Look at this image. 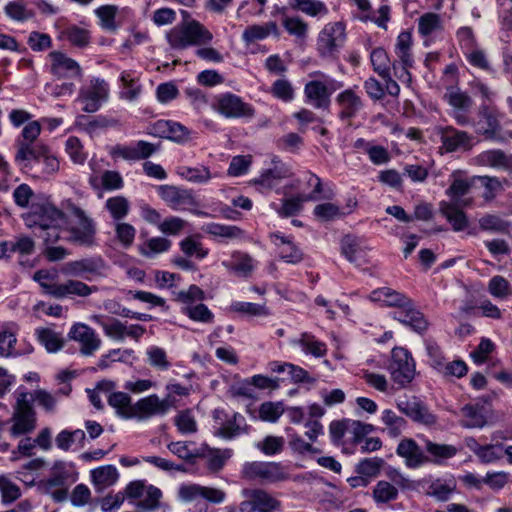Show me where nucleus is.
<instances>
[{
    "label": "nucleus",
    "mask_w": 512,
    "mask_h": 512,
    "mask_svg": "<svg viewBox=\"0 0 512 512\" xmlns=\"http://www.w3.org/2000/svg\"><path fill=\"white\" fill-rule=\"evenodd\" d=\"M373 426L370 424H363L354 420H338L332 421L329 425V434L333 443L339 445L347 431H351L354 435V441L358 442L360 439L370 433Z\"/></svg>",
    "instance_id": "obj_19"
},
{
    "label": "nucleus",
    "mask_w": 512,
    "mask_h": 512,
    "mask_svg": "<svg viewBox=\"0 0 512 512\" xmlns=\"http://www.w3.org/2000/svg\"><path fill=\"white\" fill-rule=\"evenodd\" d=\"M212 38V33L196 21L176 26L167 34L169 44L175 49H183L191 45L207 44Z\"/></svg>",
    "instance_id": "obj_6"
},
{
    "label": "nucleus",
    "mask_w": 512,
    "mask_h": 512,
    "mask_svg": "<svg viewBox=\"0 0 512 512\" xmlns=\"http://www.w3.org/2000/svg\"><path fill=\"white\" fill-rule=\"evenodd\" d=\"M452 182L447 190V194L450 196L452 202L461 207H467L472 204V198H466L470 188L472 187L476 177L468 179L464 177L462 171H454L451 174Z\"/></svg>",
    "instance_id": "obj_23"
},
{
    "label": "nucleus",
    "mask_w": 512,
    "mask_h": 512,
    "mask_svg": "<svg viewBox=\"0 0 512 512\" xmlns=\"http://www.w3.org/2000/svg\"><path fill=\"white\" fill-rule=\"evenodd\" d=\"M241 478L261 484H276L290 478L289 469L280 462L250 461L241 468Z\"/></svg>",
    "instance_id": "obj_4"
},
{
    "label": "nucleus",
    "mask_w": 512,
    "mask_h": 512,
    "mask_svg": "<svg viewBox=\"0 0 512 512\" xmlns=\"http://www.w3.org/2000/svg\"><path fill=\"white\" fill-rule=\"evenodd\" d=\"M221 265L230 273L243 278H248L254 272L257 261L248 253L233 251L229 259L223 260Z\"/></svg>",
    "instance_id": "obj_21"
},
{
    "label": "nucleus",
    "mask_w": 512,
    "mask_h": 512,
    "mask_svg": "<svg viewBox=\"0 0 512 512\" xmlns=\"http://www.w3.org/2000/svg\"><path fill=\"white\" fill-rule=\"evenodd\" d=\"M51 60V72L60 78H73L80 75L78 63L66 54L53 51L49 54Z\"/></svg>",
    "instance_id": "obj_27"
},
{
    "label": "nucleus",
    "mask_w": 512,
    "mask_h": 512,
    "mask_svg": "<svg viewBox=\"0 0 512 512\" xmlns=\"http://www.w3.org/2000/svg\"><path fill=\"white\" fill-rule=\"evenodd\" d=\"M76 481V473L74 467L68 463L56 462L50 476L44 481L46 488L62 487Z\"/></svg>",
    "instance_id": "obj_33"
},
{
    "label": "nucleus",
    "mask_w": 512,
    "mask_h": 512,
    "mask_svg": "<svg viewBox=\"0 0 512 512\" xmlns=\"http://www.w3.org/2000/svg\"><path fill=\"white\" fill-rule=\"evenodd\" d=\"M16 399L13 406V414L11 417L12 426L10 434L13 437L29 434L36 428L37 415L32 406V398H29V392L25 387H19L14 392Z\"/></svg>",
    "instance_id": "obj_3"
},
{
    "label": "nucleus",
    "mask_w": 512,
    "mask_h": 512,
    "mask_svg": "<svg viewBox=\"0 0 512 512\" xmlns=\"http://www.w3.org/2000/svg\"><path fill=\"white\" fill-rule=\"evenodd\" d=\"M61 207L67 213H70L77 220L78 226L66 227L67 238L78 244H91L93 241V227L91 221L85 216L83 210L77 207L70 199L61 202Z\"/></svg>",
    "instance_id": "obj_14"
},
{
    "label": "nucleus",
    "mask_w": 512,
    "mask_h": 512,
    "mask_svg": "<svg viewBox=\"0 0 512 512\" xmlns=\"http://www.w3.org/2000/svg\"><path fill=\"white\" fill-rule=\"evenodd\" d=\"M271 34H278V26L275 22L270 21L263 24H254L248 26L242 33V40L249 44L256 41L264 40Z\"/></svg>",
    "instance_id": "obj_37"
},
{
    "label": "nucleus",
    "mask_w": 512,
    "mask_h": 512,
    "mask_svg": "<svg viewBox=\"0 0 512 512\" xmlns=\"http://www.w3.org/2000/svg\"><path fill=\"white\" fill-rule=\"evenodd\" d=\"M476 179L481 181L485 189L483 198L487 201L493 200L496 194L504 189V185L508 184L506 179L501 180L493 176H477Z\"/></svg>",
    "instance_id": "obj_59"
},
{
    "label": "nucleus",
    "mask_w": 512,
    "mask_h": 512,
    "mask_svg": "<svg viewBox=\"0 0 512 512\" xmlns=\"http://www.w3.org/2000/svg\"><path fill=\"white\" fill-rule=\"evenodd\" d=\"M312 76L317 79L308 81L304 87V95L306 103L316 109L328 108L331 95L338 89L343 87V83L330 76L317 71Z\"/></svg>",
    "instance_id": "obj_5"
},
{
    "label": "nucleus",
    "mask_w": 512,
    "mask_h": 512,
    "mask_svg": "<svg viewBox=\"0 0 512 512\" xmlns=\"http://www.w3.org/2000/svg\"><path fill=\"white\" fill-rule=\"evenodd\" d=\"M426 494L437 501H448L456 491L457 482L453 476L436 478L427 482Z\"/></svg>",
    "instance_id": "obj_31"
},
{
    "label": "nucleus",
    "mask_w": 512,
    "mask_h": 512,
    "mask_svg": "<svg viewBox=\"0 0 512 512\" xmlns=\"http://www.w3.org/2000/svg\"><path fill=\"white\" fill-rule=\"evenodd\" d=\"M204 231L223 240H241L245 238V231L236 225L209 223L204 227Z\"/></svg>",
    "instance_id": "obj_40"
},
{
    "label": "nucleus",
    "mask_w": 512,
    "mask_h": 512,
    "mask_svg": "<svg viewBox=\"0 0 512 512\" xmlns=\"http://www.w3.org/2000/svg\"><path fill=\"white\" fill-rule=\"evenodd\" d=\"M291 176L290 169L280 161H273V167L264 171L255 183L261 186L272 188L280 180Z\"/></svg>",
    "instance_id": "obj_36"
},
{
    "label": "nucleus",
    "mask_w": 512,
    "mask_h": 512,
    "mask_svg": "<svg viewBox=\"0 0 512 512\" xmlns=\"http://www.w3.org/2000/svg\"><path fill=\"white\" fill-rule=\"evenodd\" d=\"M16 154L14 157L15 163L21 169L31 168V162L40 161L41 156L46 151V146L37 143H29L27 141H16Z\"/></svg>",
    "instance_id": "obj_26"
},
{
    "label": "nucleus",
    "mask_w": 512,
    "mask_h": 512,
    "mask_svg": "<svg viewBox=\"0 0 512 512\" xmlns=\"http://www.w3.org/2000/svg\"><path fill=\"white\" fill-rule=\"evenodd\" d=\"M480 115L485 119V127L479 129V133L486 139L499 140V122L495 114L487 107H482Z\"/></svg>",
    "instance_id": "obj_51"
},
{
    "label": "nucleus",
    "mask_w": 512,
    "mask_h": 512,
    "mask_svg": "<svg viewBox=\"0 0 512 512\" xmlns=\"http://www.w3.org/2000/svg\"><path fill=\"white\" fill-rule=\"evenodd\" d=\"M425 449L433 457L435 463H441L443 460L450 459L458 452V449L453 445L438 444L430 440H426Z\"/></svg>",
    "instance_id": "obj_49"
},
{
    "label": "nucleus",
    "mask_w": 512,
    "mask_h": 512,
    "mask_svg": "<svg viewBox=\"0 0 512 512\" xmlns=\"http://www.w3.org/2000/svg\"><path fill=\"white\" fill-rule=\"evenodd\" d=\"M315 200L314 195H298L289 199H285L280 208H276L278 214L282 217H289L297 214L305 201Z\"/></svg>",
    "instance_id": "obj_57"
},
{
    "label": "nucleus",
    "mask_w": 512,
    "mask_h": 512,
    "mask_svg": "<svg viewBox=\"0 0 512 512\" xmlns=\"http://www.w3.org/2000/svg\"><path fill=\"white\" fill-rule=\"evenodd\" d=\"M171 247V241L164 237H153L143 244L139 251L147 258H153L157 254L167 252Z\"/></svg>",
    "instance_id": "obj_50"
},
{
    "label": "nucleus",
    "mask_w": 512,
    "mask_h": 512,
    "mask_svg": "<svg viewBox=\"0 0 512 512\" xmlns=\"http://www.w3.org/2000/svg\"><path fill=\"white\" fill-rule=\"evenodd\" d=\"M396 453L404 458L408 468H418L428 462L419 445L411 438H405L397 446Z\"/></svg>",
    "instance_id": "obj_28"
},
{
    "label": "nucleus",
    "mask_w": 512,
    "mask_h": 512,
    "mask_svg": "<svg viewBox=\"0 0 512 512\" xmlns=\"http://www.w3.org/2000/svg\"><path fill=\"white\" fill-rule=\"evenodd\" d=\"M313 214L321 222L333 221L345 216L344 210L331 202L316 205Z\"/></svg>",
    "instance_id": "obj_52"
},
{
    "label": "nucleus",
    "mask_w": 512,
    "mask_h": 512,
    "mask_svg": "<svg viewBox=\"0 0 512 512\" xmlns=\"http://www.w3.org/2000/svg\"><path fill=\"white\" fill-rule=\"evenodd\" d=\"M391 377L401 387L407 386L415 376V362L410 353L404 348L392 350V360L389 366Z\"/></svg>",
    "instance_id": "obj_16"
},
{
    "label": "nucleus",
    "mask_w": 512,
    "mask_h": 512,
    "mask_svg": "<svg viewBox=\"0 0 512 512\" xmlns=\"http://www.w3.org/2000/svg\"><path fill=\"white\" fill-rule=\"evenodd\" d=\"M108 403L117 410V412L126 417H133V406L131 398L124 392H115L108 396Z\"/></svg>",
    "instance_id": "obj_54"
},
{
    "label": "nucleus",
    "mask_w": 512,
    "mask_h": 512,
    "mask_svg": "<svg viewBox=\"0 0 512 512\" xmlns=\"http://www.w3.org/2000/svg\"><path fill=\"white\" fill-rule=\"evenodd\" d=\"M339 106V117L350 120L358 115L363 108V101L354 89H346L339 93L335 99Z\"/></svg>",
    "instance_id": "obj_25"
},
{
    "label": "nucleus",
    "mask_w": 512,
    "mask_h": 512,
    "mask_svg": "<svg viewBox=\"0 0 512 512\" xmlns=\"http://www.w3.org/2000/svg\"><path fill=\"white\" fill-rule=\"evenodd\" d=\"M270 238L277 246L278 254L283 261L290 264H297L303 260L302 251L290 237H286L280 232H275L271 234Z\"/></svg>",
    "instance_id": "obj_30"
},
{
    "label": "nucleus",
    "mask_w": 512,
    "mask_h": 512,
    "mask_svg": "<svg viewBox=\"0 0 512 512\" xmlns=\"http://www.w3.org/2000/svg\"><path fill=\"white\" fill-rule=\"evenodd\" d=\"M289 6L312 18H324L329 14L327 5L321 0H290Z\"/></svg>",
    "instance_id": "obj_35"
},
{
    "label": "nucleus",
    "mask_w": 512,
    "mask_h": 512,
    "mask_svg": "<svg viewBox=\"0 0 512 512\" xmlns=\"http://www.w3.org/2000/svg\"><path fill=\"white\" fill-rule=\"evenodd\" d=\"M443 21L440 15L428 12L418 19V31L424 37H429L441 32Z\"/></svg>",
    "instance_id": "obj_46"
},
{
    "label": "nucleus",
    "mask_w": 512,
    "mask_h": 512,
    "mask_svg": "<svg viewBox=\"0 0 512 512\" xmlns=\"http://www.w3.org/2000/svg\"><path fill=\"white\" fill-rule=\"evenodd\" d=\"M151 134L167 138L177 143H185L191 139L192 132L182 124L170 120H158L152 127Z\"/></svg>",
    "instance_id": "obj_22"
},
{
    "label": "nucleus",
    "mask_w": 512,
    "mask_h": 512,
    "mask_svg": "<svg viewBox=\"0 0 512 512\" xmlns=\"http://www.w3.org/2000/svg\"><path fill=\"white\" fill-rule=\"evenodd\" d=\"M285 412L282 402L267 401L259 407V418L265 422L275 423Z\"/></svg>",
    "instance_id": "obj_62"
},
{
    "label": "nucleus",
    "mask_w": 512,
    "mask_h": 512,
    "mask_svg": "<svg viewBox=\"0 0 512 512\" xmlns=\"http://www.w3.org/2000/svg\"><path fill=\"white\" fill-rule=\"evenodd\" d=\"M69 338L80 344V352L83 355H92L96 349L95 333L89 326L77 323L72 326Z\"/></svg>",
    "instance_id": "obj_32"
},
{
    "label": "nucleus",
    "mask_w": 512,
    "mask_h": 512,
    "mask_svg": "<svg viewBox=\"0 0 512 512\" xmlns=\"http://www.w3.org/2000/svg\"><path fill=\"white\" fill-rule=\"evenodd\" d=\"M121 91L120 98L127 101H135L142 92L139 77L131 71H123L120 75Z\"/></svg>",
    "instance_id": "obj_39"
},
{
    "label": "nucleus",
    "mask_w": 512,
    "mask_h": 512,
    "mask_svg": "<svg viewBox=\"0 0 512 512\" xmlns=\"http://www.w3.org/2000/svg\"><path fill=\"white\" fill-rule=\"evenodd\" d=\"M488 292L497 299L505 300L512 295V287L503 276H493L488 283Z\"/></svg>",
    "instance_id": "obj_56"
},
{
    "label": "nucleus",
    "mask_w": 512,
    "mask_h": 512,
    "mask_svg": "<svg viewBox=\"0 0 512 512\" xmlns=\"http://www.w3.org/2000/svg\"><path fill=\"white\" fill-rule=\"evenodd\" d=\"M231 311L247 316L264 317L270 314L268 308L265 305L235 301L230 306Z\"/></svg>",
    "instance_id": "obj_55"
},
{
    "label": "nucleus",
    "mask_w": 512,
    "mask_h": 512,
    "mask_svg": "<svg viewBox=\"0 0 512 512\" xmlns=\"http://www.w3.org/2000/svg\"><path fill=\"white\" fill-rule=\"evenodd\" d=\"M212 109L227 119H251L255 115L251 104L230 92L218 95L212 104Z\"/></svg>",
    "instance_id": "obj_11"
},
{
    "label": "nucleus",
    "mask_w": 512,
    "mask_h": 512,
    "mask_svg": "<svg viewBox=\"0 0 512 512\" xmlns=\"http://www.w3.org/2000/svg\"><path fill=\"white\" fill-rule=\"evenodd\" d=\"M289 343L292 346L299 347L304 354L316 358L323 357L327 352L326 344L309 332H303L299 337L290 339Z\"/></svg>",
    "instance_id": "obj_34"
},
{
    "label": "nucleus",
    "mask_w": 512,
    "mask_h": 512,
    "mask_svg": "<svg viewBox=\"0 0 512 512\" xmlns=\"http://www.w3.org/2000/svg\"><path fill=\"white\" fill-rule=\"evenodd\" d=\"M461 205L454 203L441 202L440 211L447 221L452 225L454 231H462L468 225L465 213L459 209Z\"/></svg>",
    "instance_id": "obj_41"
},
{
    "label": "nucleus",
    "mask_w": 512,
    "mask_h": 512,
    "mask_svg": "<svg viewBox=\"0 0 512 512\" xmlns=\"http://www.w3.org/2000/svg\"><path fill=\"white\" fill-rule=\"evenodd\" d=\"M397 408L415 422L425 425H433L436 423V416L416 397L399 399L397 401Z\"/></svg>",
    "instance_id": "obj_20"
},
{
    "label": "nucleus",
    "mask_w": 512,
    "mask_h": 512,
    "mask_svg": "<svg viewBox=\"0 0 512 512\" xmlns=\"http://www.w3.org/2000/svg\"><path fill=\"white\" fill-rule=\"evenodd\" d=\"M148 364L158 371H167L171 367L166 351L158 346H150L146 350Z\"/></svg>",
    "instance_id": "obj_53"
},
{
    "label": "nucleus",
    "mask_w": 512,
    "mask_h": 512,
    "mask_svg": "<svg viewBox=\"0 0 512 512\" xmlns=\"http://www.w3.org/2000/svg\"><path fill=\"white\" fill-rule=\"evenodd\" d=\"M22 219L46 244L55 243L64 238L62 234H67L65 212L48 201L33 202L29 210L22 214Z\"/></svg>",
    "instance_id": "obj_1"
},
{
    "label": "nucleus",
    "mask_w": 512,
    "mask_h": 512,
    "mask_svg": "<svg viewBox=\"0 0 512 512\" xmlns=\"http://www.w3.org/2000/svg\"><path fill=\"white\" fill-rule=\"evenodd\" d=\"M474 164L494 169H512V154H505L500 149H491L479 153L473 159Z\"/></svg>",
    "instance_id": "obj_29"
},
{
    "label": "nucleus",
    "mask_w": 512,
    "mask_h": 512,
    "mask_svg": "<svg viewBox=\"0 0 512 512\" xmlns=\"http://www.w3.org/2000/svg\"><path fill=\"white\" fill-rule=\"evenodd\" d=\"M461 414V426L465 428H482L487 423L483 409L477 405H465L461 409Z\"/></svg>",
    "instance_id": "obj_43"
},
{
    "label": "nucleus",
    "mask_w": 512,
    "mask_h": 512,
    "mask_svg": "<svg viewBox=\"0 0 512 512\" xmlns=\"http://www.w3.org/2000/svg\"><path fill=\"white\" fill-rule=\"evenodd\" d=\"M388 480L378 481L372 490V498L377 504H385L395 501L399 496V490L410 487V480L402 472L395 468L386 471Z\"/></svg>",
    "instance_id": "obj_10"
},
{
    "label": "nucleus",
    "mask_w": 512,
    "mask_h": 512,
    "mask_svg": "<svg viewBox=\"0 0 512 512\" xmlns=\"http://www.w3.org/2000/svg\"><path fill=\"white\" fill-rule=\"evenodd\" d=\"M98 18L102 29L109 33H115L121 26L119 10L115 5H103L98 7Z\"/></svg>",
    "instance_id": "obj_42"
},
{
    "label": "nucleus",
    "mask_w": 512,
    "mask_h": 512,
    "mask_svg": "<svg viewBox=\"0 0 512 512\" xmlns=\"http://www.w3.org/2000/svg\"><path fill=\"white\" fill-rule=\"evenodd\" d=\"M176 172L186 181L196 184H207L212 178L218 176L217 173H212L210 169L204 165L196 167L180 166L177 168Z\"/></svg>",
    "instance_id": "obj_38"
},
{
    "label": "nucleus",
    "mask_w": 512,
    "mask_h": 512,
    "mask_svg": "<svg viewBox=\"0 0 512 512\" xmlns=\"http://www.w3.org/2000/svg\"><path fill=\"white\" fill-rule=\"evenodd\" d=\"M105 208L109 211L114 220L125 218L129 212V202L123 196H114L105 203Z\"/></svg>",
    "instance_id": "obj_60"
},
{
    "label": "nucleus",
    "mask_w": 512,
    "mask_h": 512,
    "mask_svg": "<svg viewBox=\"0 0 512 512\" xmlns=\"http://www.w3.org/2000/svg\"><path fill=\"white\" fill-rule=\"evenodd\" d=\"M91 293L92 289L85 283L76 280H69L65 283L57 284L53 291V297L64 298L69 295L87 296Z\"/></svg>",
    "instance_id": "obj_45"
},
{
    "label": "nucleus",
    "mask_w": 512,
    "mask_h": 512,
    "mask_svg": "<svg viewBox=\"0 0 512 512\" xmlns=\"http://www.w3.org/2000/svg\"><path fill=\"white\" fill-rule=\"evenodd\" d=\"M373 69L382 78L388 77L390 73V61L383 48H375L370 55Z\"/></svg>",
    "instance_id": "obj_63"
},
{
    "label": "nucleus",
    "mask_w": 512,
    "mask_h": 512,
    "mask_svg": "<svg viewBox=\"0 0 512 512\" xmlns=\"http://www.w3.org/2000/svg\"><path fill=\"white\" fill-rule=\"evenodd\" d=\"M241 497L239 512H279L282 509L281 501L261 488H244Z\"/></svg>",
    "instance_id": "obj_8"
},
{
    "label": "nucleus",
    "mask_w": 512,
    "mask_h": 512,
    "mask_svg": "<svg viewBox=\"0 0 512 512\" xmlns=\"http://www.w3.org/2000/svg\"><path fill=\"white\" fill-rule=\"evenodd\" d=\"M212 417L214 421L213 434L217 437L231 440L249 433L250 426L245 417L238 412L229 415L223 409H215Z\"/></svg>",
    "instance_id": "obj_7"
},
{
    "label": "nucleus",
    "mask_w": 512,
    "mask_h": 512,
    "mask_svg": "<svg viewBox=\"0 0 512 512\" xmlns=\"http://www.w3.org/2000/svg\"><path fill=\"white\" fill-rule=\"evenodd\" d=\"M169 408L170 404L167 399H160L156 394H151L133 405V416L149 418L154 415H165Z\"/></svg>",
    "instance_id": "obj_24"
},
{
    "label": "nucleus",
    "mask_w": 512,
    "mask_h": 512,
    "mask_svg": "<svg viewBox=\"0 0 512 512\" xmlns=\"http://www.w3.org/2000/svg\"><path fill=\"white\" fill-rule=\"evenodd\" d=\"M345 41V27L341 22L328 23L317 38V51L323 58L333 59Z\"/></svg>",
    "instance_id": "obj_15"
},
{
    "label": "nucleus",
    "mask_w": 512,
    "mask_h": 512,
    "mask_svg": "<svg viewBox=\"0 0 512 512\" xmlns=\"http://www.w3.org/2000/svg\"><path fill=\"white\" fill-rule=\"evenodd\" d=\"M157 192L161 199L175 211H190L198 216H206L205 212L195 209L198 203L191 190L171 185H161Z\"/></svg>",
    "instance_id": "obj_13"
},
{
    "label": "nucleus",
    "mask_w": 512,
    "mask_h": 512,
    "mask_svg": "<svg viewBox=\"0 0 512 512\" xmlns=\"http://www.w3.org/2000/svg\"><path fill=\"white\" fill-rule=\"evenodd\" d=\"M445 99L453 108L452 117L460 126L470 124V119L466 113L471 109L473 101L471 97L458 88H449L445 93Z\"/></svg>",
    "instance_id": "obj_18"
},
{
    "label": "nucleus",
    "mask_w": 512,
    "mask_h": 512,
    "mask_svg": "<svg viewBox=\"0 0 512 512\" xmlns=\"http://www.w3.org/2000/svg\"><path fill=\"white\" fill-rule=\"evenodd\" d=\"M85 439V432L81 429H76L74 431L62 430L57 434L55 443L59 449L68 451L73 447L74 444L83 446Z\"/></svg>",
    "instance_id": "obj_47"
},
{
    "label": "nucleus",
    "mask_w": 512,
    "mask_h": 512,
    "mask_svg": "<svg viewBox=\"0 0 512 512\" xmlns=\"http://www.w3.org/2000/svg\"><path fill=\"white\" fill-rule=\"evenodd\" d=\"M182 313L188 316L191 320L201 323H212L214 314L205 304L185 305L182 308Z\"/></svg>",
    "instance_id": "obj_58"
},
{
    "label": "nucleus",
    "mask_w": 512,
    "mask_h": 512,
    "mask_svg": "<svg viewBox=\"0 0 512 512\" xmlns=\"http://www.w3.org/2000/svg\"><path fill=\"white\" fill-rule=\"evenodd\" d=\"M4 12L10 19L17 22H25L34 16V13L27 9L26 5L20 1L7 3L4 7Z\"/></svg>",
    "instance_id": "obj_61"
},
{
    "label": "nucleus",
    "mask_w": 512,
    "mask_h": 512,
    "mask_svg": "<svg viewBox=\"0 0 512 512\" xmlns=\"http://www.w3.org/2000/svg\"><path fill=\"white\" fill-rule=\"evenodd\" d=\"M162 492L153 485H147L143 496L139 497L137 507L144 510H155L159 507Z\"/></svg>",
    "instance_id": "obj_64"
},
{
    "label": "nucleus",
    "mask_w": 512,
    "mask_h": 512,
    "mask_svg": "<svg viewBox=\"0 0 512 512\" xmlns=\"http://www.w3.org/2000/svg\"><path fill=\"white\" fill-rule=\"evenodd\" d=\"M112 158H122L127 161L144 160L152 156L158 149L153 143L139 140L129 145L117 144L108 148Z\"/></svg>",
    "instance_id": "obj_17"
},
{
    "label": "nucleus",
    "mask_w": 512,
    "mask_h": 512,
    "mask_svg": "<svg viewBox=\"0 0 512 512\" xmlns=\"http://www.w3.org/2000/svg\"><path fill=\"white\" fill-rule=\"evenodd\" d=\"M182 503H192L204 500L210 504L219 505L225 502L227 494L223 489L203 486L197 483H182L176 493Z\"/></svg>",
    "instance_id": "obj_12"
},
{
    "label": "nucleus",
    "mask_w": 512,
    "mask_h": 512,
    "mask_svg": "<svg viewBox=\"0 0 512 512\" xmlns=\"http://www.w3.org/2000/svg\"><path fill=\"white\" fill-rule=\"evenodd\" d=\"M412 36L409 32H401L396 40L395 54L399 61L404 65H413V57L411 54Z\"/></svg>",
    "instance_id": "obj_48"
},
{
    "label": "nucleus",
    "mask_w": 512,
    "mask_h": 512,
    "mask_svg": "<svg viewBox=\"0 0 512 512\" xmlns=\"http://www.w3.org/2000/svg\"><path fill=\"white\" fill-rule=\"evenodd\" d=\"M434 131L440 138L441 146L439 149L442 154L468 152L472 150L476 144V139L471 133L459 130L451 125L436 126Z\"/></svg>",
    "instance_id": "obj_9"
},
{
    "label": "nucleus",
    "mask_w": 512,
    "mask_h": 512,
    "mask_svg": "<svg viewBox=\"0 0 512 512\" xmlns=\"http://www.w3.org/2000/svg\"><path fill=\"white\" fill-rule=\"evenodd\" d=\"M381 421L385 425L383 432L391 438L399 437L406 427L404 418L398 416L393 410L385 409L381 414Z\"/></svg>",
    "instance_id": "obj_44"
},
{
    "label": "nucleus",
    "mask_w": 512,
    "mask_h": 512,
    "mask_svg": "<svg viewBox=\"0 0 512 512\" xmlns=\"http://www.w3.org/2000/svg\"><path fill=\"white\" fill-rule=\"evenodd\" d=\"M369 299L372 302L380 303L382 306L396 308L393 312V318L410 326L418 333L424 332L428 327V322L423 313L415 307L410 298L399 291L389 287L378 288L370 293Z\"/></svg>",
    "instance_id": "obj_2"
}]
</instances>
